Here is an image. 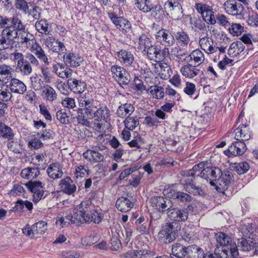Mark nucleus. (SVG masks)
<instances>
[{"mask_svg":"<svg viewBox=\"0 0 258 258\" xmlns=\"http://www.w3.org/2000/svg\"><path fill=\"white\" fill-rule=\"evenodd\" d=\"M198 177L209 180L211 185L216 186L217 190H222L223 192L233 181L231 172L228 171L222 172L216 167H209L203 162L195 165L190 170L181 171L178 175V180L186 191L195 196H202L204 194V190L193 182Z\"/></svg>","mask_w":258,"mask_h":258,"instance_id":"nucleus-1","label":"nucleus"},{"mask_svg":"<svg viewBox=\"0 0 258 258\" xmlns=\"http://www.w3.org/2000/svg\"><path fill=\"white\" fill-rule=\"evenodd\" d=\"M101 220L100 213L94 209L90 200L82 201L75 206L72 213L66 217H57L56 225L60 228L68 227L70 224H83L94 222L99 223Z\"/></svg>","mask_w":258,"mask_h":258,"instance_id":"nucleus-2","label":"nucleus"},{"mask_svg":"<svg viewBox=\"0 0 258 258\" xmlns=\"http://www.w3.org/2000/svg\"><path fill=\"white\" fill-rule=\"evenodd\" d=\"M78 102L77 120L79 123L88 125L89 124L88 120L94 118L96 107L95 101L93 99L84 96L78 98Z\"/></svg>","mask_w":258,"mask_h":258,"instance_id":"nucleus-3","label":"nucleus"},{"mask_svg":"<svg viewBox=\"0 0 258 258\" xmlns=\"http://www.w3.org/2000/svg\"><path fill=\"white\" fill-rule=\"evenodd\" d=\"M215 238L217 242V246H222V253L226 256L230 254L233 258H237L238 250L236 244L232 242L231 238L223 232L215 234Z\"/></svg>","mask_w":258,"mask_h":258,"instance_id":"nucleus-4","label":"nucleus"},{"mask_svg":"<svg viewBox=\"0 0 258 258\" xmlns=\"http://www.w3.org/2000/svg\"><path fill=\"white\" fill-rule=\"evenodd\" d=\"M16 28L14 33L11 36V41L18 38L25 47L29 50L31 49L37 42L34 36L26 29V25L22 22Z\"/></svg>","mask_w":258,"mask_h":258,"instance_id":"nucleus-5","label":"nucleus"},{"mask_svg":"<svg viewBox=\"0 0 258 258\" xmlns=\"http://www.w3.org/2000/svg\"><path fill=\"white\" fill-rule=\"evenodd\" d=\"M179 223L176 222L167 223L158 234V238L161 242L167 244L174 241L177 232L180 229Z\"/></svg>","mask_w":258,"mask_h":258,"instance_id":"nucleus-6","label":"nucleus"},{"mask_svg":"<svg viewBox=\"0 0 258 258\" xmlns=\"http://www.w3.org/2000/svg\"><path fill=\"white\" fill-rule=\"evenodd\" d=\"M247 4L246 0H227L224 4L223 8L228 14L241 19L244 14L243 5Z\"/></svg>","mask_w":258,"mask_h":258,"instance_id":"nucleus-7","label":"nucleus"},{"mask_svg":"<svg viewBox=\"0 0 258 258\" xmlns=\"http://www.w3.org/2000/svg\"><path fill=\"white\" fill-rule=\"evenodd\" d=\"M22 22V21L17 16L9 18L6 16H0V27L4 28L2 30L4 35L12 36Z\"/></svg>","mask_w":258,"mask_h":258,"instance_id":"nucleus-8","label":"nucleus"},{"mask_svg":"<svg viewBox=\"0 0 258 258\" xmlns=\"http://www.w3.org/2000/svg\"><path fill=\"white\" fill-rule=\"evenodd\" d=\"M195 9L200 14L203 20L209 25H214L216 23V17L212 7L202 3H198L195 5Z\"/></svg>","mask_w":258,"mask_h":258,"instance_id":"nucleus-9","label":"nucleus"},{"mask_svg":"<svg viewBox=\"0 0 258 258\" xmlns=\"http://www.w3.org/2000/svg\"><path fill=\"white\" fill-rule=\"evenodd\" d=\"M181 0H167L164 4V10L167 15L174 20H178L182 16L183 10L180 2Z\"/></svg>","mask_w":258,"mask_h":258,"instance_id":"nucleus-10","label":"nucleus"},{"mask_svg":"<svg viewBox=\"0 0 258 258\" xmlns=\"http://www.w3.org/2000/svg\"><path fill=\"white\" fill-rule=\"evenodd\" d=\"M110 71L112 77L120 85H127L130 82L131 76L124 68L115 64L111 67Z\"/></svg>","mask_w":258,"mask_h":258,"instance_id":"nucleus-11","label":"nucleus"},{"mask_svg":"<svg viewBox=\"0 0 258 258\" xmlns=\"http://www.w3.org/2000/svg\"><path fill=\"white\" fill-rule=\"evenodd\" d=\"M156 41L165 47L172 46L175 43L173 35L167 29H161L155 35Z\"/></svg>","mask_w":258,"mask_h":258,"instance_id":"nucleus-12","label":"nucleus"},{"mask_svg":"<svg viewBox=\"0 0 258 258\" xmlns=\"http://www.w3.org/2000/svg\"><path fill=\"white\" fill-rule=\"evenodd\" d=\"M246 150V146L243 142L237 141L233 142L229 146L227 150L224 151V154L228 156H240L245 152Z\"/></svg>","mask_w":258,"mask_h":258,"instance_id":"nucleus-13","label":"nucleus"},{"mask_svg":"<svg viewBox=\"0 0 258 258\" xmlns=\"http://www.w3.org/2000/svg\"><path fill=\"white\" fill-rule=\"evenodd\" d=\"M167 215L174 221H185L188 217V212L186 209L168 208Z\"/></svg>","mask_w":258,"mask_h":258,"instance_id":"nucleus-14","label":"nucleus"},{"mask_svg":"<svg viewBox=\"0 0 258 258\" xmlns=\"http://www.w3.org/2000/svg\"><path fill=\"white\" fill-rule=\"evenodd\" d=\"M118 60L125 67H134L135 57L132 52L125 49H121L116 53Z\"/></svg>","mask_w":258,"mask_h":258,"instance_id":"nucleus-15","label":"nucleus"},{"mask_svg":"<svg viewBox=\"0 0 258 258\" xmlns=\"http://www.w3.org/2000/svg\"><path fill=\"white\" fill-rule=\"evenodd\" d=\"M151 206L159 211L168 210L171 207L170 200L163 197H153L151 199Z\"/></svg>","mask_w":258,"mask_h":258,"instance_id":"nucleus-16","label":"nucleus"},{"mask_svg":"<svg viewBox=\"0 0 258 258\" xmlns=\"http://www.w3.org/2000/svg\"><path fill=\"white\" fill-rule=\"evenodd\" d=\"M64 63L70 67H77L80 66L83 61V58L79 54L69 52L63 55Z\"/></svg>","mask_w":258,"mask_h":258,"instance_id":"nucleus-17","label":"nucleus"},{"mask_svg":"<svg viewBox=\"0 0 258 258\" xmlns=\"http://www.w3.org/2000/svg\"><path fill=\"white\" fill-rule=\"evenodd\" d=\"M44 42L45 45L53 52H59L66 50L64 44L53 36L48 37L45 39Z\"/></svg>","mask_w":258,"mask_h":258,"instance_id":"nucleus-18","label":"nucleus"},{"mask_svg":"<svg viewBox=\"0 0 258 258\" xmlns=\"http://www.w3.org/2000/svg\"><path fill=\"white\" fill-rule=\"evenodd\" d=\"M68 85L71 90L76 94H81L86 89V83L76 79L70 78L68 79Z\"/></svg>","mask_w":258,"mask_h":258,"instance_id":"nucleus-19","label":"nucleus"},{"mask_svg":"<svg viewBox=\"0 0 258 258\" xmlns=\"http://www.w3.org/2000/svg\"><path fill=\"white\" fill-rule=\"evenodd\" d=\"M59 185L61 190L66 194L71 195L76 191V186L69 176L61 179Z\"/></svg>","mask_w":258,"mask_h":258,"instance_id":"nucleus-20","label":"nucleus"},{"mask_svg":"<svg viewBox=\"0 0 258 258\" xmlns=\"http://www.w3.org/2000/svg\"><path fill=\"white\" fill-rule=\"evenodd\" d=\"M9 86L11 93L23 94L27 90L26 85L22 81L16 78H13L11 80Z\"/></svg>","mask_w":258,"mask_h":258,"instance_id":"nucleus-21","label":"nucleus"},{"mask_svg":"<svg viewBox=\"0 0 258 258\" xmlns=\"http://www.w3.org/2000/svg\"><path fill=\"white\" fill-rule=\"evenodd\" d=\"M234 138L237 141L244 142L250 138V133L248 126L242 124L234 130Z\"/></svg>","mask_w":258,"mask_h":258,"instance_id":"nucleus-22","label":"nucleus"},{"mask_svg":"<svg viewBox=\"0 0 258 258\" xmlns=\"http://www.w3.org/2000/svg\"><path fill=\"white\" fill-rule=\"evenodd\" d=\"M199 44L201 48L208 54L213 53L217 51V47L214 45V41L210 37H204L200 39Z\"/></svg>","mask_w":258,"mask_h":258,"instance_id":"nucleus-23","label":"nucleus"},{"mask_svg":"<svg viewBox=\"0 0 258 258\" xmlns=\"http://www.w3.org/2000/svg\"><path fill=\"white\" fill-rule=\"evenodd\" d=\"M83 156L85 159L93 163L103 161L104 159L102 154L93 150H87L83 153Z\"/></svg>","mask_w":258,"mask_h":258,"instance_id":"nucleus-24","label":"nucleus"},{"mask_svg":"<svg viewBox=\"0 0 258 258\" xmlns=\"http://www.w3.org/2000/svg\"><path fill=\"white\" fill-rule=\"evenodd\" d=\"M134 204L126 198L121 197L117 199L116 207L120 211L127 212L133 207Z\"/></svg>","mask_w":258,"mask_h":258,"instance_id":"nucleus-25","label":"nucleus"},{"mask_svg":"<svg viewBox=\"0 0 258 258\" xmlns=\"http://www.w3.org/2000/svg\"><path fill=\"white\" fill-rule=\"evenodd\" d=\"M200 70L197 68L196 66L190 64L184 65L180 69L182 75L186 78L192 79L197 76Z\"/></svg>","mask_w":258,"mask_h":258,"instance_id":"nucleus-26","label":"nucleus"},{"mask_svg":"<svg viewBox=\"0 0 258 258\" xmlns=\"http://www.w3.org/2000/svg\"><path fill=\"white\" fill-rule=\"evenodd\" d=\"M29 50L33 53L39 59L43 62L46 65L48 66L49 64L48 58L39 43L36 42Z\"/></svg>","mask_w":258,"mask_h":258,"instance_id":"nucleus-27","label":"nucleus"},{"mask_svg":"<svg viewBox=\"0 0 258 258\" xmlns=\"http://www.w3.org/2000/svg\"><path fill=\"white\" fill-rule=\"evenodd\" d=\"M173 36L177 43L181 46H186L190 42V38L187 32L180 30L174 33Z\"/></svg>","mask_w":258,"mask_h":258,"instance_id":"nucleus-28","label":"nucleus"},{"mask_svg":"<svg viewBox=\"0 0 258 258\" xmlns=\"http://www.w3.org/2000/svg\"><path fill=\"white\" fill-rule=\"evenodd\" d=\"M40 174V172L37 168L27 167L23 169L20 173L23 178L31 181L36 178Z\"/></svg>","mask_w":258,"mask_h":258,"instance_id":"nucleus-29","label":"nucleus"},{"mask_svg":"<svg viewBox=\"0 0 258 258\" xmlns=\"http://www.w3.org/2000/svg\"><path fill=\"white\" fill-rule=\"evenodd\" d=\"M171 258H183L187 256L186 247L180 243H175L172 245Z\"/></svg>","mask_w":258,"mask_h":258,"instance_id":"nucleus-30","label":"nucleus"},{"mask_svg":"<svg viewBox=\"0 0 258 258\" xmlns=\"http://www.w3.org/2000/svg\"><path fill=\"white\" fill-rule=\"evenodd\" d=\"M135 110L134 106L130 103H125L120 105L116 111L117 115L123 118L126 115H130Z\"/></svg>","mask_w":258,"mask_h":258,"instance_id":"nucleus-31","label":"nucleus"},{"mask_svg":"<svg viewBox=\"0 0 258 258\" xmlns=\"http://www.w3.org/2000/svg\"><path fill=\"white\" fill-rule=\"evenodd\" d=\"M168 195V197L174 199H177L182 203L190 202L192 199L191 196L187 193L177 191L176 190H171Z\"/></svg>","mask_w":258,"mask_h":258,"instance_id":"nucleus-32","label":"nucleus"},{"mask_svg":"<svg viewBox=\"0 0 258 258\" xmlns=\"http://www.w3.org/2000/svg\"><path fill=\"white\" fill-rule=\"evenodd\" d=\"M48 176L52 179L60 178L62 176L63 172L58 164H52L47 169Z\"/></svg>","mask_w":258,"mask_h":258,"instance_id":"nucleus-33","label":"nucleus"},{"mask_svg":"<svg viewBox=\"0 0 258 258\" xmlns=\"http://www.w3.org/2000/svg\"><path fill=\"white\" fill-rule=\"evenodd\" d=\"M152 41L146 34H142L139 37L138 48L143 51H146L151 45Z\"/></svg>","mask_w":258,"mask_h":258,"instance_id":"nucleus-34","label":"nucleus"},{"mask_svg":"<svg viewBox=\"0 0 258 258\" xmlns=\"http://www.w3.org/2000/svg\"><path fill=\"white\" fill-rule=\"evenodd\" d=\"M109 112V110L106 106H102L98 109L96 107L95 110L94 118L98 121L106 120L110 116Z\"/></svg>","mask_w":258,"mask_h":258,"instance_id":"nucleus-35","label":"nucleus"},{"mask_svg":"<svg viewBox=\"0 0 258 258\" xmlns=\"http://www.w3.org/2000/svg\"><path fill=\"white\" fill-rule=\"evenodd\" d=\"M16 71L23 76H28L32 72V67L26 59L20 64H17Z\"/></svg>","mask_w":258,"mask_h":258,"instance_id":"nucleus-36","label":"nucleus"},{"mask_svg":"<svg viewBox=\"0 0 258 258\" xmlns=\"http://www.w3.org/2000/svg\"><path fill=\"white\" fill-rule=\"evenodd\" d=\"M0 136L5 139L11 140L13 139L14 134L10 127L3 122H0Z\"/></svg>","mask_w":258,"mask_h":258,"instance_id":"nucleus-37","label":"nucleus"},{"mask_svg":"<svg viewBox=\"0 0 258 258\" xmlns=\"http://www.w3.org/2000/svg\"><path fill=\"white\" fill-rule=\"evenodd\" d=\"M12 97L9 86L3 84H0V100L8 101Z\"/></svg>","mask_w":258,"mask_h":258,"instance_id":"nucleus-38","label":"nucleus"},{"mask_svg":"<svg viewBox=\"0 0 258 258\" xmlns=\"http://www.w3.org/2000/svg\"><path fill=\"white\" fill-rule=\"evenodd\" d=\"M42 95L49 101H53L57 98V94L55 91L49 85L44 87Z\"/></svg>","mask_w":258,"mask_h":258,"instance_id":"nucleus-39","label":"nucleus"},{"mask_svg":"<svg viewBox=\"0 0 258 258\" xmlns=\"http://www.w3.org/2000/svg\"><path fill=\"white\" fill-rule=\"evenodd\" d=\"M136 7L144 13L151 11V3L149 0H135Z\"/></svg>","mask_w":258,"mask_h":258,"instance_id":"nucleus-40","label":"nucleus"},{"mask_svg":"<svg viewBox=\"0 0 258 258\" xmlns=\"http://www.w3.org/2000/svg\"><path fill=\"white\" fill-rule=\"evenodd\" d=\"M189 57L191 60H193L197 66H199L205 60V56L204 53L199 49L194 50L189 54Z\"/></svg>","mask_w":258,"mask_h":258,"instance_id":"nucleus-41","label":"nucleus"},{"mask_svg":"<svg viewBox=\"0 0 258 258\" xmlns=\"http://www.w3.org/2000/svg\"><path fill=\"white\" fill-rule=\"evenodd\" d=\"M32 226L33 232L36 235L43 234L47 230V223L43 221L35 223Z\"/></svg>","mask_w":258,"mask_h":258,"instance_id":"nucleus-42","label":"nucleus"},{"mask_svg":"<svg viewBox=\"0 0 258 258\" xmlns=\"http://www.w3.org/2000/svg\"><path fill=\"white\" fill-rule=\"evenodd\" d=\"M149 90L153 97L156 99H161L164 96L163 88L157 85L151 86Z\"/></svg>","mask_w":258,"mask_h":258,"instance_id":"nucleus-43","label":"nucleus"},{"mask_svg":"<svg viewBox=\"0 0 258 258\" xmlns=\"http://www.w3.org/2000/svg\"><path fill=\"white\" fill-rule=\"evenodd\" d=\"M35 27L38 32L48 35L49 32L48 31V24L46 20H41L35 23Z\"/></svg>","mask_w":258,"mask_h":258,"instance_id":"nucleus-44","label":"nucleus"},{"mask_svg":"<svg viewBox=\"0 0 258 258\" xmlns=\"http://www.w3.org/2000/svg\"><path fill=\"white\" fill-rule=\"evenodd\" d=\"M125 128L129 130H133L139 124L138 119L133 117H127L123 121Z\"/></svg>","mask_w":258,"mask_h":258,"instance_id":"nucleus-45","label":"nucleus"},{"mask_svg":"<svg viewBox=\"0 0 258 258\" xmlns=\"http://www.w3.org/2000/svg\"><path fill=\"white\" fill-rule=\"evenodd\" d=\"M189 23L200 30H204L206 27L205 23L199 18L195 16H190Z\"/></svg>","mask_w":258,"mask_h":258,"instance_id":"nucleus-46","label":"nucleus"},{"mask_svg":"<svg viewBox=\"0 0 258 258\" xmlns=\"http://www.w3.org/2000/svg\"><path fill=\"white\" fill-rule=\"evenodd\" d=\"M169 54V50L167 47L163 49L159 48L157 55H156L154 61L156 62H161L163 61L166 57Z\"/></svg>","mask_w":258,"mask_h":258,"instance_id":"nucleus-47","label":"nucleus"},{"mask_svg":"<svg viewBox=\"0 0 258 258\" xmlns=\"http://www.w3.org/2000/svg\"><path fill=\"white\" fill-rule=\"evenodd\" d=\"M42 182L40 181H29L27 183H25V186L28 188V189L32 192L41 190L43 186Z\"/></svg>","mask_w":258,"mask_h":258,"instance_id":"nucleus-48","label":"nucleus"},{"mask_svg":"<svg viewBox=\"0 0 258 258\" xmlns=\"http://www.w3.org/2000/svg\"><path fill=\"white\" fill-rule=\"evenodd\" d=\"M117 27L123 33H127L131 30V24L127 19L121 18Z\"/></svg>","mask_w":258,"mask_h":258,"instance_id":"nucleus-49","label":"nucleus"},{"mask_svg":"<svg viewBox=\"0 0 258 258\" xmlns=\"http://www.w3.org/2000/svg\"><path fill=\"white\" fill-rule=\"evenodd\" d=\"M0 80L4 81L8 79L11 76V68L6 65L2 66L0 67Z\"/></svg>","mask_w":258,"mask_h":258,"instance_id":"nucleus-50","label":"nucleus"},{"mask_svg":"<svg viewBox=\"0 0 258 258\" xmlns=\"http://www.w3.org/2000/svg\"><path fill=\"white\" fill-rule=\"evenodd\" d=\"M151 15L156 18H160L161 16L164 15V10L162 8L161 6L158 4L153 6L151 5Z\"/></svg>","mask_w":258,"mask_h":258,"instance_id":"nucleus-51","label":"nucleus"},{"mask_svg":"<svg viewBox=\"0 0 258 258\" xmlns=\"http://www.w3.org/2000/svg\"><path fill=\"white\" fill-rule=\"evenodd\" d=\"M15 7L25 14L28 12L29 6L26 0H16Z\"/></svg>","mask_w":258,"mask_h":258,"instance_id":"nucleus-52","label":"nucleus"},{"mask_svg":"<svg viewBox=\"0 0 258 258\" xmlns=\"http://www.w3.org/2000/svg\"><path fill=\"white\" fill-rule=\"evenodd\" d=\"M244 28L239 24H233L229 28V31L233 36H239L243 31Z\"/></svg>","mask_w":258,"mask_h":258,"instance_id":"nucleus-53","label":"nucleus"},{"mask_svg":"<svg viewBox=\"0 0 258 258\" xmlns=\"http://www.w3.org/2000/svg\"><path fill=\"white\" fill-rule=\"evenodd\" d=\"M215 18L216 22H217L220 26L226 28L230 25L229 19L223 14H218L216 16Z\"/></svg>","mask_w":258,"mask_h":258,"instance_id":"nucleus-54","label":"nucleus"},{"mask_svg":"<svg viewBox=\"0 0 258 258\" xmlns=\"http://www.w3.org/2000/svg\"><path fill=\"white\" fill-rule=\"evenodd\" d=\"M118 234L115 233L112 235L111 239V249L113 250H118L121 247V244L118 237Z\"/></svg>","mask_w":258,"mask_h":258,"instance_id":"nucleus-55","label":"nucleus"},{"mask_svg":"<svg viewBox=\"0 0 258 258\" xmlns=\"http://www.w3.org/2000/svg\"><path fill=\"white\" fill-rule=\"evenodd\" d=\"M56 117L61 123L67 124L69 122V116L65 110L62 109L58 110L56 112Z\"/></svg>","mask_w":258,"mask_h":258,"instance_id":"nucleus-56","label":"nucleus"},{"mask_svg":"<svg viewBox=\"0 0 258 258\" xmlns=\"http://www.w3.org/2000/svg\"><path fill=\"white\" fill-rule=\"evenodd\" d=\"M253 243L250 239H241L239 242L240 245L239 246L242 251H247L251 249Z\"/></svg>","mask_w":258,"mask_h":258,"instance_id":"nucleus-57","label":"nucleus"},{"mask_svg":"<svg viewBox=\"0 0 258 258\" xmlns=\"http://www.w3.org/2000/svg\"><path fill=\"white\" fill-rule=\"evenodd\" d=\"M144 143L143 140L141 136L138 134L136 137H134L131 142L127 144L131 147H136L139 149L141 147V145Z\"/></svg>","mask_w":258,"mask_h":258,"instance_id":"nucleus-58","label":"nucleus"},{"mask_svg":"<svg viewBox=\"0 0 258 258\" xmlns=\"http://www.w3.org/2000/svg\"><path fill=\"white\" fill-rule=\"evenodd\" d=\"M249 168V165L246 162H240L237 164L235 169L239 174H242L246 173Z\"/></svg>","mask_w":258,"mask_h":258,"instance_id":"nucleus-59","label":"nucleus"},{"mask_svg":"<svg viewBox=\"0 0 258 258\" xmlns=\"http://www.w3.org/2000/svg\"><path fill=\"white\" fill-rule=\"evenodd\" d=\"M37 138H42L43 140L52 139L54 136V132L51 130H45L42 132H38L37 134Z\"/></svg>","mask_w":258,"mask_h":258,"instance_id":"nucleus-60","label":"nucleus"},{"mask_svg":"<svg viewBox=\"0 0 258 258\" xmlns=\"http://www.w3.org/2000/svg\"><path fill=\"white\" fill-rule=\"evenodd\" d=\"M26 60L27 62L29 63V64L31 66L38 67L40 65V63L39 60H38V58H37L33 54L30 52H28L26 55Z\"/></svg>","mask_w":258,"mask_h":258,"instance_id":"nucleus-61","label":"nucleus"},{"mask_svg":"<svg viewBox=\"0 0 258 258\" xmlns=\"http://www.w3.org/2000/svg\"><path fill=\"white\" fill-rule=\"evenodd\" d=\"M233 59H230L226 55H225L224 57L218 62V67L220 69L224 70L226 69L227 66L233 65Z\"/></svg>","mask_w":258,"mask_h":258,"instance_id":"nucleus-62","label":"nucleus"},{"mask_svg":"<svg viewBox=\"0 0 258 258\" xmlns=\"http://www.w3.org/2000/svg\"><path fill=\"white\" fill-rule=\"evenodd\" d=\"M159 47L156 45H152L145 52L148 58L152 60H154L156 55H157Z\"/></svg>","mask_w":258,"mask_h":258,"instance_id":"nucleus-63","label":"nucleus"},{"mask_svg":"<svg viewBox=\"0 0 258 258\" xmlns=\"http://www.w3.org/2000/svg\"><path fill=\"white\" fill-rule=\"evenodd\" d=\"M196 90V85L191 82H187L183 89L184 92L188 96H191Z\"/></svg>","mask_w":258,"mask_h":258,"instance_id":"nucleus-64","label":"nucleus"}]
</instances>
